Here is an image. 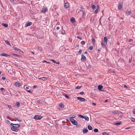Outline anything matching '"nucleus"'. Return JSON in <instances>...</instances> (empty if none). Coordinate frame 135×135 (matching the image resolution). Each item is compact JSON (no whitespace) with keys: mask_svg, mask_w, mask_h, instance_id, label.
<instances>
[{"mask_svg":"<svg viewBox=\"0 0 135 135\" xmlns=\"http://www.w3.org/2000/svg\"><path fill=\"white\" fill-rule=\"evenodd\" d=\"M70 120L71 122L74 125H77L78 123L73 118H70Z\"/></svg>","mask_w":135,"mask_h":135,"instance_id":"1","label":"nucleus"},{"mask_svg":"<svg viewBox=\"0 0 135 135\" xmlns=\"http://www.w3.org/2000/svg\"><path fill=\"white\" fill-rule=\"evenodd\" d=\"M42 118V117L40 115H35L34 117V118L36 120H40Z\"/></svg>","mask_w":135,"mask_h":135,"instance_id":"2","label":"nucleus"},{"mask_svg":"<svg viewBox=\"0 0 135 135\" xmlns=\"http://www.w3.org/2000/svg\"><path fill=\"white\" fill-rule=\"evenodd\" d=\"M77 99L79 100L81 102L85 101L86 100V99H85L81 97H77Z\"/></svg>","mask_w":135,"mask_h":135,"instance_id":"3","label":"nucleus"},{"mask_svg":"<svg viewBox=\"0 0 135 135\" xmlns=\"http://www.w3.org/2000/svg\"><path fill=\"white\" fill-rule=\"evenodd\" d=\"M16 127H12L11 128V129L12 131L17 132L19 130V129L18 128H16Z\"/></svg>","mask_w":135,"mask_h":135,"instance_id":"4","label":"nucleus"},{"mask_svg":"<svg viewBox=\"0 0 135 135\" xmlns=\"http://www.w3.org/2000/svg\"><path fill=\"white\" fill-rule=\"evenodd\" d=\"M86 57L84 55H81V60L82 61H85L86 60Z\"/></svg>","mask_w":135,"mask_h":135,"instance_id":"5","label":"nucleus"},{"mask_svg":"<svg viewBox=\"0 0 135 135\" xmlns=\"http://www.w3.org/2000/svg\"><path fill=\"white\" fill-rule=\"evenodd\" d=\"M21 83L19 82H17L15 83V85L16 86L19 87L21 85Z\"/></svg>","mask_w":135,"mask_h":135,"instance_id":"6","label":"nucleus"},{"mask_svg":"<svg viewBox=\"0 0 135 135\" xmlns=\"http://www.w3.org/2000/svg\"><path fill=\"white\" fill-rule=\"evenodd\" d=\"M64 6L66 8H69V3L68 2L66 3L64 5Z\"/></svg>","mask_w":135,"mask_h":135,"instance_id":"7","label":"nucleus"},{"mask_svg":"<svg viewBox=\"0 0 135 135\" xmlns=\"http://www.w3.org/2000/svg\"><path fill=\"white\" fill-rule=\"evenodd\" d=\"M32 22H28L26 23V24H25V27H27V26H30L32 25Z\"/></svg>","mask_w":135,"mask_h":135,"instance_id":"8","label":"nucleus"},{"mask_svg":"<svg viewBox=\"0 0 135 135\" xmlns=\"http://www.w3.org/2000/svg\"><path fill=\"white\" fill-rule=\"evenodd\" d=\"M39 79L43 81H45L47 79V78L45 77H42L38 78Z\"/></svg>","mask_w":135,"mask_h":135,"instance_id":"9","label":"nucleus"},{"mask_svg":"<svg viewBox=\"0 0 135 135\" xmlns=\"http://www.w3.org/2000/svg\"><path fill=\"white\" fill-rule=\"evenodd\" d=\"M122 6L123 4L121 3H120L119 4L118 9L119 10H121L122 9Z\"/></svg>","mask_w":135,"mask_h":135,"instance_id":"10","label":"nucleus"},{"mask_svg":"<svg viewBox=\"0 0 135 135\" xmlns=\"http://www.w3.org/2000/svg\"><path fill=\"white\" fill-rule=\"evenodd\" d=\"M80 11H81L83 13V18L84 17V15L85 13V9L84 8L82 9H80Z\"/></svg>","mask_w":135,"mask_h":135,"instance_id":"11","label":"nucleus"},{"mask_svg":"<svg viewBox=\"0 0 135 135\" xmlns=\"http://www.w3.org/2000/svg\"><path fill=\"white\" fill-rule=\"evenodd\" d=\"M88 131V130L86 128H84L83 129V133L84 134L86 133Z\"/></svg>","mask_w":135,"mask_h":135,"instance_id":"12","label":"nucleus"},{"mask_svg":"<svg viewBox=\"0 0 135 135\" xmlns=\"http://www.w3.org/2000/svg\"><path fill=\"white\" fill-rule=\"evenodd\" d=\"M72 23H74L75 22V18L74 17H72L70 19Z\"/></svg>","mask_w":135,"mask_h":135,"instance_id":"13","label":"nucleus"},{"mask_svg":"<svg viewBox=\"0 0 135 135\" xmlns=\"http://www.w3.org/2000/svg\"><path fill=\"white\" fill-rule=\"evenodd\" d=\"M103 88V86L102 85H99L98 86V89L99 90L102 91L101 90Z\"/></svg>","mask_w":135,"mask_h":135,"instance_id":"14","label":"nucleus"},{"mask_svg":"<svg viewBox=\"0 0 135 135\" xmlns=\"http://www.w3.org/2000/svg\"><path fill=\"white\" fill-rule=\"evenodd\" d=\"M107 44V42H105V41H103L102 44V45L103 46L105 47L106 45Z\"/></svg>","mask_w":135,"mask_h":135,"instance_id":"15","label":"nucleus"},{"mask_svg":"<svg viewBox=\"0 0 135 135\" xmlns=\"http://www.w3.org/2000/svg\"><path fill=\"white\" fill-rule=\"evenodd\" d=\"M0 55L1 56H4L6 57L9 56V55L6 54H1Z\"/></svg>","mask_w":135,"mask_h":135,"instance_id":"16","label":"nucleus"},{"mask_svg":"<svg viewBox=\"0 0 135 135\" xmlns=\"http://www.w3.org/2000/svg\"><path fill=\"white\" fill-rule=\"evenodd\" d=\"M14 49L16 50L19 51L20 52H22L23 53V52L21 49H18L17 47H15Z\"/></svg>","mask_w":135,"mask_h":135,"instance_id":"17","label":"nucleus"},{"mask_svg":"<svg viewBox=\"0 0 135 135\" xmlns=\"http://www.w3.org/2000/svg\"><path fill=\"white\" fill-rule=\"evenodd\" d=\"M126 13L127 15H129L131 14V12L128 10V9L126 11Z\"/></svg>","mask_w":135,"mask_h":135,"instance_id":"18","label":"nucleus"},{"mask_svg":"<svg viewBox=\"0 0 135 135\" xmlns=\"http://www.w3.org/2000/svg\"><path fill=\"white\" fill-rule=\"evenodd\" d=\"M5 42L6 44H7L8 45H10V46H11L9 42L8 41L5 40Z\"/></svg>","mask_w":135,"mask_h":135,"instance_id":"19","label":"nucleus"},{"mask_svg":"<svg viewBox=\"0 0 135 135\" xmlns=\"http://www.w3.org/2000/svg\"><path fill=\"white\" fill-rule=\"evenodd\" d=\"M84 118L85 119V120L87 121H88L89 120V118L88 117L86 116H84Z\"/></svg>","mask_w":135,"mask_h":135,"instance_id":"20","label":"nucleus"},{"mask_svg":"<svg viewBox=\"0 0 135 135\" xmlns=\"http://www.w3.org/2000/svg\"><path fill=\"white\" fill-rule=\"evenodd\" d=\"M88 129L90 130H91L93 129L92 127L90 125H89L88 126Z\"/></svg>","mask_w":135,"mask_h":135,"instance_id":"21","label":"nucleus"},{"mask_svg":"<svg viewBox=\"0 0 135 135\" xmlns=\"http://www.w3.org/2000/svg\"><path fill=\"white\" fill-rule=\"evenodd\" d=\"M46 9L45 8H44L42 9V11L43 13H45L46 11Z\"/></svg>","mask_w":135,"mask_h":135,"instance_id":"22","label":"nucleus"},{"mask_svg":"<svg viewBox=\"0 0 135 135\" xmlns=\"http://www.w3.org/2000/svg\"><path fill=\"white\" fill-rule=\"evenodd\" d=\"M2 25L5 27H7L8 26V25L7 24L2 23Z\"/></svg>","mask_w":135,"mask_h":135,"instance_id":"23","label":"nucleus"},{"mask_svg":"<svg viewBox=\"0 0 135 135\" xmlns=\"http://www.w3.org/2000/svg\"><path fill=\"white\" fill-rule=\"evenodd\" d=\"M130 119L132 122H135V119L134 118H133V117H131L130 118Z\"/></svg>","mask_w":135,"mask_h":135,"instance_id":"24","label":"nucleus"},{"mask_svg":"<svg viewBox=\"0 0 135 135\" xmlns=\"http://www.w3.org/2000/svg\"><path fill=\"white\" fill-rule=\"evenodd\" d=\"M12 55L15 56H16L18 57H20L21 56L20 55H17V54H14V53H13Z\"/></svg>","mask_w":135,"mask_h":135,"instance_id":"25","label":"nucleus"},{"mask_svg":"<svg viewBox=\"0 0 135 135\" xmlns=\"http://www.w3.org/2000/svg\"><path fill=\"white\" fill-rule=\"evenodd\" d=\"M78 117H80V118H84V116H83V115H78Z\"/></svg>","mask_w":135,"mask_h":135,"instance_id":"26","label":"nucleus"},{"mask_svg":"<svg viewBox=\"0 0 135 135\" xmlns=\"http://www.w3.org/2000/svg\"><path fill=\"white\" fill-rule=\"evenodd\" d=\"M103 135H108L109 133H108L106 132H103L102 133Z\"/></svg>","mask_w":135,"mask_h":135,"instance_id":"27","label":"nucleus"},{"mask_svg":"<svg viewBox=\"0 0 135 135\" xmlns=\"http://www.w3.org/2000/svg\"><path fill=\"white\" fill-rule=\"evenodd\" d=\"M104 41H105V42H107V38L106 37H104Z\"/></svg>","mask_w":135,"mask_h":135,"instance_id":"28","label":"nucleus"},{"mask_svg":"<svg viewBox=\"0 0 135 135\" xmlns=\"http://www.w3.org/2000/svg\"><path fill=\"white\" fill-rule=\"evenodd\" d=\"M121 124V122H119L116 123L114 124L115 125H120Z\"/></svg>","mask_w":135,"mask_h":135,"instance_id":"29","label":"nucleus"},{"mask_svg":"<svg viewBox=\"0 0 135 135\" xmlns=\"http://www.w3.org/2000/svg\"><path fill=\"white\" fill-rule=\"evenodd\" d=\"M16 105L18 107H19L20 105V103L19 102H17L16 103Z\"/></svg>","mask_w":135,"mask_h":135,"instance_id":"30","label":"nucleus"},{"mask_svg":"<svg viewBox=\"0 0 135 135\" xmlns=\"http://www.w3.org/2000/svg\"><path fill=\"white\" fill-rule=\"evenodd\" d=\"M15 125L16 126H15V127L16 128L19 127L20 126V125L18 124H15Z\"/></svg>","mask_w":135,"mask_h":135,"instance_id":"31","label":"nucleus"},{"mask_svg":"<svg viewBox=\"0 0 135 135\" xmlns=\"http://www.w3.org/2000/svg\"><path fill=\"white\" fill-rule=\"evenodd\" d=\"M93 131L95 132H97L98 131V130L97 129L95 128L94 129Z\"/></svg>","mask_w":135,"mask_h":135,"instance_id":"32","label":"nucleus"},{"mask_svg":"<svg viewBox=\"0 0 135 135\" xmlns=\"http://www.w3.org/2000/svg\"><path fill=\"white\" fill-rule=\"evenodd\" d=\"M112 112L113 113H114V114H116L117 113H118V110H117L116 111H112Z\"/></svg>","mask_w":135,"mask_h":135,"instance_id":"33","label":"nucleus"},{"mask_svg":"<svg viewBox=\"0 0 135 135\" xmlns=\"http://www.w3.org/2000/svg\"><path fill=\"white\" fill-rule=\"evenodd\" d=\"M92 41L93 44L95 43V40L93 37H92Z\"/></svg>","mask_w":135,"mask_h":135,"instance_id":"34","label":"nucleus"},{"mask_svg":"<svg viewBox=\"0 0 135 135\" xmlns=\"http://www.w3.org/2000/svg\"><path fill=\"white\" fill-rule=\"evenodd\" d=\"M63 104L62 103H61L59 105V107L60 108H62V107L63 106Z\"/></svg>","mask_w":135,"mask_h":135,"instance_id":"35","label":"nucleus"},{"mask_svg":"<svg viewBox=\"0 0 135 135\" xmlns=\"http://www.w3.org/2000/svg\"><path fill=\"white\" fill-rule=\"evenodd\" d=\"M81 44L82 45H84L85 44V43L84 41H81Z\"/></svg>","mask_w":135,"mask_h":135,"instance_id":"36","label":"nucleus"},{"mask_svg":"<svg viewBox=\"0 0 135 135\" xmlns=\"http://www.w3.org/2000/svg\"><path fill=\"white\" fill-rule=\"evenodd\" d=\"M98 12V9H96L94 11V13L95 14L97 13Z\"/></svg>","mask_w":135,"mask_h":135,"instance_id":"37","label":"nucleus"},{"mask_svg":"<svg viewBox=\"0 0 135 135\" xmlns=\"http://www.w3.org/2000/svg\"><path fill=\"white\" fill-rule=\"evenodd\" d=\"M26 86V85H24V89H29V87L28 86H26L25 87V86Z\"/></svg>","mask_w":135,"mask_h":135,"instance_id":"38","label":"nucleus"},{"mask_svg":"<svg viewBox=\"0 0 135 135\" xmlns=\"http://www.w3.org/2000/svg\"><path fill=\"white\" fill-rule=\"evenodd\" d=\"M82 87V86H78L76 87V89H79Z\"/></svg>","mask_w":135,"mask_h":135,"instance_id":"39","label":"nucleus"},{"mask_svg":"<svg viewBox=\"0 0 135 135\" xmlns=\"http://www.w3.org/2000/svg\"><path fill=\"white\" fill-rule=\"evenodd\" d=\"M50 61H52L53 62L55 63H56V62L55 60L52 59H51Z\"/></svg>","mask_w":135,"mask_h":135,"instance_id":"40","label":"nucleus"},{"mask_svg":"<svg viewBox=\"0 0 135 135\" xmlns=\"http://www.w3.org/2000/svg\"><path fill=\"white\" fill-rule=\"evenodd\" d=\"M93 47L92 46H90L89 47V49L90 50H92L93 49Z\"/></svg>","mask_w":135,"mask_h":135,"instance_id":"41","label":"nucleus"},{"mask_svg":"<svg viewBox=\"0 0 135 135\" xmlns=\"http://www.w3.org/2000/svg\"><path fill=\"white\" fill-rule=\"evenodd\" d=\"M65 32V31L64 30H63L61 31V33L63 35V34H64Z\"/></svg>","mask_w":135,"mask_h":135,"instance_id":"42","label":"nucleus"},{"mask_svg":"<svg viewBox=\"0 0 135 135\" xmlns=\"http://www.w3.org/2000/svg\"><path fill=\"white\" fill-rule=\"evenodd\" d=\"M79 94H81V95H84V92L83 91H81V92H80Z\"/></svg>","mask_w":135,"mask_h":135,"instance_id":"43","label":"nucleus"},{"mask_svg":"<svg viewBox=\"0 0 135 135\" xmlns=\"http://www.w3.org/2000/svg\"><path fill=\"white\" fill-rule=\"evenodd\" d=\"M92 8L93 9H95V6L94 5L92 4Z\"/></svg>","mask_w":135,"mask_h":135,"instance_id":"44","label":"nucleus"},{"mask_svg":"<svg viewBox=\"0 0 135 135\" xmlns=\"http://www.w3.org/2000/svg\"><path fill=\"white\" fill-rule=\"evenodd\" d=\"M15 119L17 120L18 121H20V122H21L22 121V120L21 119H19L18 118H15Z\"/></svg>","mask_w":135,"mask_h":135,"instance_id":"45","label":"nucleus"},{"mask_svg":"<svg viewBox=\"0 0 135 135\" xmlns=\"http://www.w3.org/2000/svg\"><path fill=\"white\" fill-rule=\"evenodd\" d=\"M72 115V116L71 117H70V118H74L75 117V115H71V116Z\"/></svg>","mask_w":135,"mask_h":135,"instance_id":"46","label":"nucleus"},{"mask_svg":"<svg viewBox=\"0 0 135 135\" xmlns=\"http://www.w3.org/2000/svg\"><path fill=\"white\" fill-rule=\"evenodd\" d=\"M65 97L67 99H69V96L68 95H67L66 94H65Z\"/></svg>","mask_w":135,"mask_h":135,"instance_id":"47","label":"nucleus"},{"mask_svg":"<svg viewBox=\"0 0 135 135\" xmlns=\"http://www.w3.org/2000/svg\"><path fill=\"white\" fill-rule=\"evenodd\" d=\"M81 52H82V50H80L79 51V52H78V54H81Z\"/></svg>","mask_w":135,"mask_h":135,"instance_id":"48","label":"nucleus"},{"mask_svg":"<svg viewBox=\"0 0 135 135\" xmlns=\"http://www.w3.org/2000/svg\"><path fill=\"white\" fill-rule=\"evenodd\" d=\"M43 62H46L47 63V64H49L51 63L50 62H47L45 60H44Z\"/></svg>","mask_w":135,"mask_h":135,"instance_id":"49","label":"nucleus"},{"mask_svg":"<svg viewBox=\"0 0 135 135\" xmlns=\"http://www.w3.org/2000/svg\"><path fill=\"white\" fill-rule=\"evenodd\" d=\"M99 8V5H97V8L96 9H98Z\"/></svg>","mask_w":135,"mask_h":135,"instance_id":"50","label":"nucleus"},{"mask_svg":"<svg viewBox=\"0 0 135 135\" xmlns=\"http://www.w3.org/2000/svg\"><path fill=\"white\" fill-rule=\"evenodd\" d=\"M11 125L13 127H15V126H14V125H15V124H13V123H11Z\"/></svg>","mask_w":135,"mask_h":135,"instance_id":"51","label":"nucleus"},{"mask_svg":"<svg viewBox=\"0 0 135 135\" xmlns=\"http://www.w3.org/2000/svg\"><path fill=\"white\" fill-rule=\"evenodd\" d=\"M41 101V100H38L37 102L38 103H40V102Z\"/></svg>","mask_w":135,"mask_h":135,"instance_id":"52","label":"nucleus"},{"mask_svg":"<svg viewBox=\"0 0 135 135\" xmlns=\"http://www.w3.org/2000/svg\"><path fill=\"white\" fill-rule=\"evenodd\" d=\"M2 79H3L4 80H5V79H6L5 77H4V76H2Z\"/></svg>","mask_w":135,"mask_h":135,"instance_id":"53","label":"nucleus"},{"mask_svg":"<svg viewBox=\"0 0 135 135\" xmlns=\"http://www.w3.org/2000/svg\"><path fill=\"white\" fill-rule=\"evenodd\" d=\"M77 38H78L80 40H81L82 39V38H81L79 36H77Z\"/></svg>","mask_w":135,"mask_h":135,"instance_id":"54","label":"nucleus"},{"mask_svg":"<svg viewBox=\"0 0 135 135\" xmlns=\"http://www.w3.org/2000/svg\"><path fill=\"white\" fill-rule=\"evenodd\" d=\"M123 115H120L119 116V117L120 118H123Z\"/></svg>","mask_w":135,"mask_h":135,"instance_id":"55","label":"nucleus"},{"mask_svg":"<svg viewBox=\"0 0 135 135\" xmlns=\"http://www.w3.org/2000/svg\"><path fill=\"white\" fill-rule=\"evenodd\" d=\"M91 68V66L90 65H88L87 67V68L88 69H89V68Z\"/></svg>","mask_w":135,"mask_h":135,"instance_id":"56","label":"nucleus"},{"mask_svg":"<svg viewBox=\"0 0 135 135\" xmlns=\"http://www.w3.org/2000/svg\"><path fill=\"white\" fill-rule=\"evenodd\" d=\"M27 91L29 93H31V90H27Z\"/></svg>","mask_w":135,"mask_h":135,"instance_id":"57","label":"nucleus"},{"mask_svg":"<svg viewBox=\"0 0 135 135\" xmlns=\"http://www.w3.org/2000/svg\"><path fill=\"white\" fill-rule=\"evenodd\" d=\"M111 37L110 35H109L107 37V38L108 39H110V38Z\"/></svg>","mask_w":135,"mask_h":135,"instance_id":"58","label":"nucleus"},{"mask_svg":"<svg viewBox=\"0 0 135 135\" xmlns=\"http://www.w3.org/2000/svg\"><path fill=\"white\" fill-rule=\"evenodd\" d=\"M4 89L3 88H1L0 89V90H1V91H3V90H4Z\"/></svg>","mask_w":135,"mask_h":135,"instance_id":"59","label":"nucleus"},{"mask_svg":"<svg viewBox=\"0 0 135 135\" xmlns=\"http://www.w3.org/2000/svg\"><path fill=\"white\" fill-rule=\"evenodd\" d=\"M15 0H10V1L11 2H13Z\"/></svg>","mask_w":135,"mask_h":135,"instance_id":"60","label":"nucleus"},{"mask_svg":"<svg viewBox=\"0 0 135 135\" xmlns=\"http://www.w3.org/2000/svg\"><path fill=\"white\" fill-rule=\"evenodd\" d=\"M8 107L10 109L11 108V106L9 105L8 106Z\"/></svg>","mask_w":135,"mask_h":135,"instance_id":"61","label":"nucleus"},{"mask_svg":"<svg viewBox=\"0 0 135 135\" xmlns=\"http://www.w3.org/2000/svg\"><path fill=\"white\" fill-rule=\"evenodd\" d=\"M60 28V27H59V26H57V27H56V29L57 30H58Z\"/></svg>","mask_w":135,"mask_h":135,"instance_id":"62","label":"nucleus"},{"mask_svg":"<svg viewBox=\"0 0 135 135\" xmlns=\"http://www.w3.org/2000/svg\"><path fill=\"white\" fill-rule=\"evenodd\" d=\"M124 87L126 88H127V86L126 85H124Z\"/></svg>","mask_w":135,"mask_h":135,"instance_id":"63","label":"nucleus"},{"mask_svg":"<svg viewBox=\"0 0 135 135\" xmlns=\"http://www.w3.org/2000/svg\"><path fill=\"white\" fill-rule=\"evenodd\" d=\"M92 104L94 105V106H95L96 105V104L94 103H92Z\"/></svg>","mask_w":135,"mask_h":135,"instance_id":"64","label":"nucleus"}]
</instances>
